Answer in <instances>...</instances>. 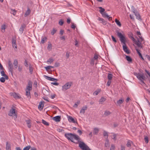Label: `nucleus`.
Segmentation results:
<instances>
[{"mask_svg":"<svg viewBox=\"0 0 150 150\" xmlns=\"http://www.w3.org/2000/svg\"><path fill=\"white\" fill-rule=\"evenodd\" d=\"M116 32L118 37L120 38V40L121 43L123 44L122 47L124 51L127 54H129L130 51L126 45V39L125 36L123 35L118 30H116Z\"/></svg>","mask_w":150,"mask_h":150,"instance_id":"obj_1","label":"nucleus"},{"mask_svg":"<svg viewBox=\"0 0 150 150\" xmlns=\"http://www.w3.org/2000/svg\"><path fill=\"white\" fill-rule=\"evenodd\" d=\"M64 136L69 140H70L71 142L76 144H77V142H75L73 140V139L78 141V142H79L80 139V137L78 136L71 133H66L64 134Z\"/></svg>","mask_w":150,"mask_h":150,"instance_id":"obj_2","label":"nucleus"},{"mask_svg":"<svg viewBox=\"0 0 150 150\" xmlns=\"http://www.w3.org/2000/svg\"><path fill=\"white\" fill-rule=\"evenodd\" d=\"M134 75H136L137 78L141 82L145 84L144 82V80H145L146 79V78L145 77L143 73H135Z\"/></svg>","mask_w":150,"mask_h":150,"instance_id":"obj_3","label":"nucleus"},{"mask_svg":"<svg viewBox=\"0 0 150 150\" xmlns=\"http://www.w3.org/2000/svg\"><path fill=\"white\" fill-rule=\"evenodd\" d=\"M79 146L82 150H91L89 147L83 142H80Z\"/></svg>","mask_w":150,"mask_h":150,"instance_id":"obj_4","label":"nucleus"},{"mask_svg":"<svg viewBox=\"0 0 150 150\" xmlns=\"http://www.w3.org/2000/svg\"><path fill=\"white\" fill-rule=\"evenodd\" d=\"M72 84V82H68L66 83L65 85L62 86V88L63 90H66L70 87L71 85Z\"/></svg>","mask_w":150,"mask_h":150,"instance_id":"obj_5","label":"nucleus"},{"mask_svg":"<svg viewBox=\"0 0 150 150\" xmlns=\"http://www.w3.org/2000/svg\"><path fill=\"white\" fill-rule=\"evenodd\" d=\"M8 115L10 116H15L16 118H17V114L16 112V110L14 109L13 107L11 108L10 110V112L9 113Z\"/></svg>","mask_w":150,"mask_h":150,"instance_id":"obj_6","label":"nucleus"},{"mask_svg":"<svg viewBox=\"0 0 150 150\" xmlns=\"http://www.w3.org/2000/svg\"><path fill=\"white\" fill-rule=\"evenodd\" d=\"M8 64L9 71L11 74H12L13 71V64L10 60L8 61Z\"/></svg>","mask_w":150,"mask_h":150,"instance_id":"obj_7","label":"nucleus"},{"mask_svg":"<svg viewBox=\"0 0 150 150\" xmlns=\"http://www.w3.org/2000/svg\"><path fill=\"white\" fill-rule=\"evenodd\" d=\"M68 120L70 122H72L73 123H76L77 124H78L76 120V121H75L74 119L71 116H69L68 117Z\"/></svg>","mask_w":150,"mask_h":150,"instance_id":"obj_8","label":"nucleus"},{"mask_svg":"<svg viewBox=\"0 0 150 150\" xmlns=\"http://www.w3.org/2000/svg\"><path fill=\"white\" fill-rule=\"evenodd\" d=\"M26 26L25 24H23L21 25L19 29V31L21 34H22L24 31V29L26 27Z\"/></svg>","mask_w":150,"mask_h":150,"instance_id":"obj_9","label":"nucleus"},{"mask_svg":"<svg viewBox=\"0 0 150 150\" xmlns=\"http://www.w3.org/2000/svg\"><path fill=\"white\" fill-rule=\"evenodd\" d=\"M44 77L45 79L50 81H57V79L45 75H44Z\"/></svg>","mask_w":150,"mask_h":150,"instance_id":"obj_10","label":"nucleus"},{"mask_svg":"<svg viewBox=\"0 0 150 150\" xmlns=\"http://www.w3.org/2000/svg\"><path fill=\"white\" fill-rule=\"evenodd\" d=\"M52 119L54 120L56 122H59L60 121L61 117L60 116H57L53 117Z\"/></svg>","mask_w":150,"mask_h":150,"instance_id":"obj_11","label":"nucleus"},{"mask_svg":"<svg viewBox=\"0 0 150 150\" xmlns=\"http://www.w3.org/2000/svg\"><path fill=\"white\" fill-rule=\"evenodd\" d=\"M44 102V101H41L39 103L38 108L40 110H41L43 109L44 107V104H42V103Z\"/></svg>","mask_w":150,"mask_h":150,"instance_id":"obj_12","label":"nucleus"},{"mask_svg":"<svg viewBox=\"0 0 150 150\" xmlns=\"http://www.w3.org/2000/svg\"><path fill=\"white\" fill-rule=\"evenodd\" d=\"M105 147H107V149L110 146L109 141L107 139L105 141Z\"/></svg>","mask_w":150,"mask_h":150,"instance_id":"obj_13","label":"nucleus"},{"mask_svg":"<svg viewBox=\"0 0 150 150\" xmlns=\"http://www.w3.org/2000/svg\"><path fill=\"white\" fill-rule=\"evenodd\" d=\"M31 11L29 9V8H28L27 11H26L25 15L24 16L25 17H27L28 16L30 13Z\"/></svg>","mask_w":150,"mask_h":150,"instance_id":"obj_14","label":"nucleus"},{"mask_svg":"<svg viewBox=\"0 0 150 150\" xmlns=\"http://www.w3.org/2000/svg\"><path fill=\"white\" fill-rule=\"evenodd\" d=\"M87 107L86 105L83 106L80 110V112L84 113L86 110H87Z\"/></svg>","mask_w":150,"mask_h":150,"instance_id":"obj_15","label":"nucleus"},{"mask_svg":"<svg viewBox=\"0 0 150 150\" xmlns=\"http://www.w3.org/2000/svg\"><path fill=\"white\" fill-rule=\"evenodd\" d=\"M136 50L137 53L139 54L140 57L142 59V60H144V58L143 57L142 54L140 52V50L137 49H136Z\"/></svg>","mask_w":150,"mask_h":150,"instance_id":"obj_16","label":"nucleus"},{"mask_svg":"<svg viewBox=\"0 0 150 150\" xmlns=\"http://www.w3.org/2000/svg\"><path fill=\"white\" fill-rule=\"evenodd\" d=\"M125 58L129 63L132 62V59L130 56L126 55Z\"/></svg>","mask_w":150,"mask_h":150,"instance_id":"obj_17","label":"nucleus"},{"mask_svg":"<svg viewBox=\"0 0 150 150\" xmlns=\"http://www.w3.org/2000/svg\"><path fill=\"white\" fill-rule=\"evenodd\" d=\"M26 91V95L27 96L28 98L29 99L31 98L30 91L25 90Z\"/></svg>","mask_w":150,"mask_h":150,"instance_id":"obj_18","label":"nucleus"},{"mask_svg":"<svg viewBox=\"0 0 150 150\" xmlns=\"http://www.w3.org/2000/svg\"><path fill=\"white\" fill-rule=\"evenodd\" d=\"M98 20L101 21V23L104 25H105L106 24V22L102 18L99 17Z\"/></svg>","mask_w":150,"mask_h":150,"instance_id":"obj_19","label":"nucleus"},{"mask_svg":"<svg viewBox=\"0 0 150 150\" xmlns=\"http://www.w3.org/2000/svg\"><path fill=\"white\" fill-rule=\"evenodd\" d=\"M1 76H4L6 79H7L8 78V76L5 74L4 70L1 71Z\"/></svg>","mask_w":150,"mask_h":150,"instance_id":"obj_20","label":"nucleus"},{"mask_svg":"<svg viewBox=\"0 0 150 150\" xmlns=\"http://www.w3.org/2000/svg\"><path fill=\"white\" fill-rule=\"evenodd\" d=\"M42 92L43 94L45 96H47L49 94V92L45 89H43L42 90Z\"/></svg>","mask_w":150,"mask_h":150,"instance_id":"obj_21","label":"nucleus"},{"mask_svg":"<svg viewBox=\"0 0 150 150\" xmlns=\"http://www.w3.org/2000/svg\"><path fill=\"white\" fill-rule=\"evenodd\" d=\"M6 150H11V146L8 142H6Z\"/></svg>","mask_w":150,"mask_h":150,"instance_id":"obj_22","label":"nucleus"},{"mask_svg":"<svg viewBox=\"0 0 150 150\" xmlns=\"http://www.w3.org/2000/svg\"><path fill=\"white\" fill-rule=\"evenodd\" d=\"M99 132V129L96 128H94L93 130V134L94 135H97Z\"/></svg>","mask_w":150,"mask_h":150,"instance_id":"obj_23","label":"nucleus"},{"mask_svg":"<svg viewBox=\"0 0 150 150\" xmlns=\"http://www.w3.org/2000/svg\"><path fill=\"white\" fill-rule=\"evenodd\" d=\"M135 15L137 19L139 20H141L140 16L139 13L138 12L137 13H136Z\"/></svg>","mask_w":150,"mask_h":150,"instance_id":"obj_24","label":"nucleus"},{"mask_svg":"<svg viewBox=\"0 0 150 150\" xmlns=\"http://www.w3.org/2000/svg\"><path fill=\"white\" fill-rule=\"evenodd\" d=\"M113 76V75L110 74L108 73V80H111L112 79Z\"/></svg>","mask_w":150,"mask_h":150,"instance_id":"obj_25","label":"nucleus"},{"mask_svg":"<svg viewBox=\"0 0 150 150\" xmlns=\"http://www.w3.org/2000/svg\"><path fill=\"white\" fill-rule=\"evenodd\" d=\"M18 64V62L17 60L16 59H15L14 60V62L13 63V64L14 65V67L16 68L17 67Z\"/></svg>","mask_w":150,"mask_h":150,"instance_id":"obj_26","label":"nucleus"},{"mask_svg":"<svg viewBox=\"0 0 150 150\" xmlns=\"http://www.w3.org/2000/svg\"><path fill=\"white\" fill-rule=\"evenodd\" d=\"M134 42L139 47H142V46L141 45V42H138L136 40V41H134Z\"/></svg>","mask_w":150,"mask_h":150,"instance_id":"obj_27","label":"nucleus"},{"mask_svg":"<svg viewBox=\"0 0 150 150\" xmlns=\"http://www.w3.org/2000/svg\"><path fill=\"white\" fill-rule=\"evenodd\" d=\"M115 22L117 24L119 27H121V24L119 20H118L117 18H116L115 19Z\"/></svg>","mask_w":150,"mask_h":150,"instance_id":"obj_28","label":"nucleus"},{"mask_svg":"<svg viewBox=\"0 0 150 150\" xmlns=\"http://www.w3.org/2000/svg\"><path fill=\"white\" fill-rule=\"evenodd\" d=\"M124 100L122 99H120L119 100L117 101V104H116L117 105H120L121 104L123 103Z\"/></svg>","mask_w":150,"mask_h":150,"instance_id":"obj_29","label":"nucleus"},{"mask_svg":"<svg viewBox=\"0 0 150 150\" xmlns=\"http://www.w3.org/2000/svg\"><path fill=\"white\" fill-rule=\"evenodd\" d=\"M99 8L100 9L99 11L100 13L102 14L103 13L105 12V9L104 8H102L101 7H99Z\"/></svg>","mask_w":150,"mask_h":150,"instance_id":"obj_30","label":"nucleus"},{"mask_svg":"<svg viewBox=\"0 0 150 150\" xmlns=\"http://www.w3.org/2000/svg\"><path fill=\"white\" fill-rule=\"evenodd\" d=\"M26 123L27 124V126L29 128H30L31 127V125L30 124V120H26Z\"/></svg>","mask_w":150,"mask_h":150,"instance_id":"obj_31","label":"nucleus"},{"mask_svg":"<svg viewBox=\"0 0 150 150\" xmlns=\"http://www.w3.org/2000/svg\"><path fill=\"white\" fill-rule=\"evenodd\" d=\"M102 16L104 18H108L109 17V16L105 12L103 13L102 14Z\"/></svg>","mask_w":150,"mask_h":150,"instance_id":"obj_32","label":"nucleus"},{"mask_svg":"<svg viewBox=\"0 0 150 150\" xmlns=\"http://www.w3.org/2000/svg\"><path fill=\"white\" fill-rule=\"evenodd\" d=\"M105 100V98L104 97H102L99 100V102L101 104Z\"/></svg>","mask_w":150,"mask_h":150,"instance_id":"obj_33","label":"nucleus"},{"mask_svg":"<svg viewBox=\"0 0 150 150\" xmlns=\"http://www.w3.org/2000/svg\"><path fill=\"white\" fill-rule=\"evenodd\" d=\"M129 38H131L134 42L136 41V40L134 38L132 34L131 33V35L129 36Z\"/></svg>","mask_w":150,"mask_h":150,"instance_id":"obj_34","label":"nucleus"},{"mask_svg":"<svg viewBox=\"0 0 150 150\" xmlns=\"http://www.w3.org/2000/svg\"><path fill=\"white\" fill-rule=\"evenodd\" d=\"M42 123L44 125H45L46 126H49V125L48 122H47L45 120L43 119L42 120Z\"/></svg>","mask_w":150,"mask_h":150,"instance_id":"obj_35","label":"nucleus"},{"mask_svg":"<svg viewBox=\"0 0 150 150\" xmlns=\"http://www.w3.org/2000/svg\"><path fill=\"white\" fill-rule=\"evenodd\" d=\"M29 70L30 73L31 74H32L33 71V68L30 65H29Z\"/></svg>","mask_w":150,"mask_h":150,"instance_id":"obj_36","label":"nucleus"},{"mask_svg":"<svg viewBox=\"0 0 150 150\" xmlns=\"http://www.w3.org/2000/svg\"><path fill=\"white\" fill-rule=\"evenodd\" d=\"M80 101L79 100H78L77 101L76 103L74 105L73 107L75 108H77L78 105L80 104Z\"/></svg>","mask_w":150,"mask_h":150,"instance_id":"obj_37","label":"nucleus"},{"mask_svg":"<svg viewBox=\"0 0 150 150\" xmlns=\"http://www.w3.org/2000/svg\"><path fill=\"white\" fill-rule=\"evenodd\" d=\"M49 44L47 46V49L50 50H51L52 49V44L50 42H49Z\"/></svg>","mask_w":150,"mask_h":150,"instance_id":"obj_38","label":"nucleus"},{"mask_svg":"<svg viewBox=\"0 0 150 150\" xmlns=\"http://www.w3.org/2000/svg\"><path fill=\"white\" fill-rule=\"evenodd\" d=\"M111 114V112L108 111H105L104 113V115L106 116L110 115Z\"/></svg>","mask_w":150,"mask_h":150,"instance_id":"obj_39","label":"nucleus"},{"mask_svg":"<svg viewBox=\"0 0 150 150\" xmlns=\"http://www.w3.org/2000/svg\"><path fill=\"white\" fill-rule=\"evenodd\" d=\"M47 39L46 37H45L44 38H42L41 41V43L43 44L45 42V41Z\"/></svg>","mask_w":150,"mask_h":150,"instance_id":"obj_40","label":"nucleus"},{"mask_svg":"<svg viewBox=\"0 0 150 150\" xmlns=\"http://www.w3.org/2000/svg\"><path fill=\"white\" fill-rule=\"evenodd\" d=\"M13 96L14 98H20V97L18 96V94L17 93H15L13 94Z\"/></svg>","mask_w":150,"mask_h":150,"instance_id":"obj_41","label":"nucleus"},{"mask_svg":"<svg viewBox=\"0 0 150 150\" xmlns=\"http://www.w3.org/2000/svg\"><path fill=\"white\" fill-rule=\"evenodd\" d=\"M56 31L57 30L55 29V28H53L52 29V30L51 32V34L52 35H54V33H55L56 32Z\"/></svg>","mask_w":150,"mask_h":150,"instance_id":"obj_42","label":"nucleus"},{"mask_svg":"<svg viewBox=\"0 0 150 150\" xmlns=\"http://www.w3.org/2000/svg\"><path fill=\"white\" fill-rule=\"evenodd\" d=\"M32 86H28L27 87L25 90H28L30 91V90H32Z\"/></svg>","mask_w":150,"mask_h":150,"instance_id":"obj_43","label":"nucleus"},{"mask_svg":"<svg viewBox=\"0 0 150 150\" xmlns=\"http://www.w3.org/2000/svg\"><path fill=\"white\" fill-rule=\"evenodd\" d=\"M16 11L15 10L11 9V13L13 15H15L16 14Z\"/></svg>","mask_w":150,"mask_h":150,"instance_id":"obj_44","label":"nucleus"},{"mask_svg":"<svg viewBox=\"0 0 150 150\" xmlns=\"http://www.w3.org/2000/svg\"><path fill=\"white\" fill-rule=\"evenodd\" d=\"M31 148L30 146L29 145L26 146L23 148V150H29Z\"/></svg>","mask_w":150,"mask_h":150,"instance_id":"obj_45","label":"nucleus"},{"mask_svg":"<svg viewBox=\"0 0 150 150\" xmlns=\"http://www.w3.org/2000/svg\"><path fill=\"white\" fill-rule=\"evenodd\" d=\"M115 146L113 144H112L111 145L110 150H115Z\"/></svg>","mask_w":150,"mask_h":150,"instance_id":"obj_46","label":"nucleus"},{"mask_svg":"<svg viewBox=\"0 0 150 150\" xmlns=\"http://www.w3.org/2000/svg\"><path fill=\"white\" fill-rule=\"evenodd\" d=\"M103 136L105 137L106 136L107 139L108 138V133L105 131H103Z\"/></svg>","mask_w":150,"mask_h":150,"instance_id":"obj_47","label":"nucleus"},{"mask_svg":"<svg viewBox=\"0 0 150 150\" xmlns=\"http://www.w3.org/2000/svg\"><path fill=\"white\" fill-rule=\"evenodd\" d=\"M144 141H145V142L146 143H147L149 142V140H148V137H147L146 136L144 138Z\"/></svg>","mask_w":150,"mask_h":150,"instance_id":"obj_48","label":"nucleus"},{"mask_svg":"<svg viewBox=\"0 0 150 150\" xmlns=\"http://www.w3.org/2000/svg\"><path fill=\"white\" fill-rule=\"evenodd\" d=\"M5 78L3 77H1V78L0 79V81L2 83L4 82L5 81Z\"/></svg>","mask_w":150,"mask_h":150,"instance_id":"obj_49","label":"nucleus"},{"mask_svg":"<svg viewBox=\"0 0 150 150\" xmlns=\"http://www.w3.org/2000/svg\"><path fill=\"white\" fill-rule=\"evenodd\" d=\"M132 142L130 141H128L127 142V144H126V145L127 147H130L131 146V142Z\"/></svg>","mask_w":150,"mask_h":150,"instance_id":"obj_50","label":"nucleus"},{"mask_svg":"<svg viewBox=\"0 0 150 150\" xmlns=\"http://www.w3.org/2000/svg\"><path fill=\"white\" fill-rule=\"evenodd\" d=\"M64 23V22L62 20H60L59 22V24L60 25H62Z\"/></svg>","mask_w":150,"mask_h":150,"instance_id":"obj_51","label":"nucleus"},{"mask_svg":"<svg viewBox=\"0 0 150 150\" xmlns=\"http://www.w3.org/2000/svg\"><path fill=\"white\" fill-rule=\"evenodd\" d=\"M54 61V60L52 58H50L47 61V62H50V63Z\"/></svg>","mask_w":150,"mask_h":150,"instance_id":"obj_52","label":"nucleus"},{"mask_svg":"<svg viewBox=\"0 0 150 150\" xmlns=\"http://www.w3.org/2000/svg\"><path fill=\"white\" fill-rule=\"evenodd\" d=\"M112 39V41L115 42H117V40H116L115 38L113 36H111Z\"/></svg>","mask_w":150,"mask_h":150,"instance_id":"obj_53","label":"nucleus"},{"mask_svg":"<svg viewBox=\"0 0 150 150\" xmlns=\"http://www.w3.org/2000/svg\"><path fill=\"white\" fill-rule=\"evenodd\" d=\"M100 91H94L93 93V95H97L98 93L100 92Z\"/></svg>","mask_w":150,"mask_h":150,"instance_id":"obj_54","label":"nucleus"},{"mask_svg":"<svg viewBox=\"0 0 150 150\" xmlns=\"http://www.w3.org/2000/svg\"><path fill=\"white\" fill-rule=\"evenodd\" d=\"M16 43V40L15 38H12V43L14 44Z\"/></svg>","mask_w":150,"mask_h":150,"instance_id":"obj_55","label":"nucleus"},{"mask_svg":"<svg viewBox=\"0 0 150 150\" xmlns=\"http://www.w3.org/2000/svg\"><path fill=\"white\" fill-rule=\"evenodd\" d=\"M70 53L68 52H67L66 54V57L67 59L69 57Z\"/></svg>","mask_w":150,"mask_h":150,"instance_id":"obj_56","label":"nucleus"},{"mask_svg":"<svg viewBox=\"0 0 150 150\" xmlns=\"http://www.w3.org/2000/svg\"><path fill=\"white\" fill-rule=\"evenodd\" d=\"M27 62H27V60H25L24 64H25V66L26 67H28V64L27 63Z\"/></svg>","mask_w":150,"mask_h":150,"instance_id":"obj_57","label":"nucleus"},{"mask_svg":"<svg viewBox=\"0 0 150 150\" xmlns=\"http://www.w3.org/2000/svg\"><path fill=\"white\" fill-rule=\"evenodd\" d=\"M118 126V124L116 122H114L113 123V126L114 128L117 127Z\"/></svg>","mask_w":150,"mask_h":150,"instance_id":"obj_58","label":"nucleus"},{"mask_svg":"<svg viewBox=\"0 0 150 150\" xmlns=\"http://www.w3.org/2000/svg\"><path fill=\"white\" fill-rule=\"evenodd\" d=\"M75 45L76 47H78V42L76 40L75 42Z\"/></svg>","mask_w":150,"mask_h":150,"instance_id":"obj_59","label":"nucleus"},{"mask_svg":"<svg viewBox=\"0 0 150 150\" xmlns=\"http://www.w3.org/2000/svg\"><path fill=\"white\" fill-rule=\"evenodd\" d=\"M59 66V63L56 62L54 64V67H57Z\"/></svg>","mask_w":150,"mask_h":150,"instance_id":"obj_60","label":"nucleus"},{"mask_svg":"<svg viewBox=\"0 0 150 150\" xmlns=\"http://www.w3.org/2000/svg\"><path fill=\"white\" fill-rule=\"evenodd\" d=\"M132 11L134 14H135L137 12V11L136 10H135L134 8H133L132 9Z\"/></svg>","mask_w":150,"mask_h":150,"instance_id":"obj_61","label":"nucleus"},{"mask_svg":"<svg viewBox=\"0 0 150 150\" xmlns=\"http://www.w3.org/2000/svg\"><path fill=\"white\" fill-rule=\"evenodd\" d=\"M111 83V81L110 80H108L107 83V85L109 86L110 85Z\"/></svg>","mask_w":150,"mask_h":150,"instance_id":"obj_62","label":"nucleus"},{"mask_svg":"<svg viewBox=\"0 0 150 150\" xmlns=\"http://www.w3.org/2000/svg\"><path fill=\"white\" fill-rule=\"evenodd\" d=\"M72 23V25H71V28L73 29H75V28L76 27V26H75V25L74 24V23Z\"/></svg>","mask_w":150,"mask_h":150,"instance_id":"obj_63","label":"nucleus"},{"mask_svg":"<svg viewBox=\"0 0 150 150\" xmlns=\"http://www.w3.org/2000/svg\"><path fill=\"white\" fill-rule=\"evenodd\" d=\"M71 22V19L70 18H67V22L69 24Z\"/></svg>","mask_w":150,"mask_h":150,"instance_id":"obj_64","label":"nucleus"}]
</instances>
